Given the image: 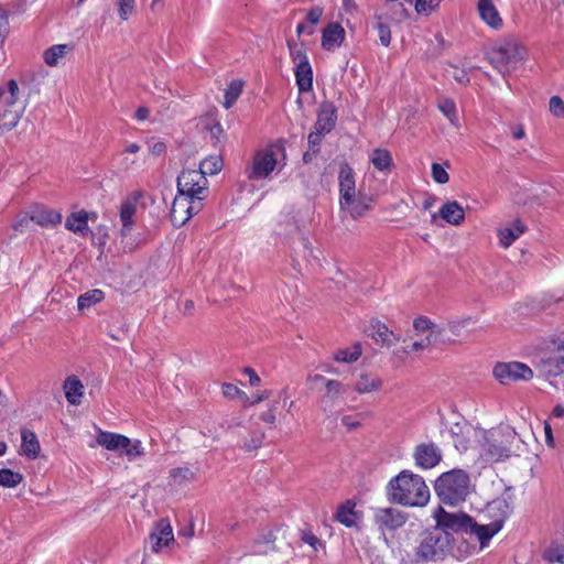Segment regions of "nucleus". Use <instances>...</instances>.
Listing matches in <instances>:
<instances>
[{
	"mask_svg": "<svg viewBox=\"0 0 564 564\" xmlns=\"http://www.w3.org/2000/svg\"><path fill=\"white\" fill-rule=\"evenodd\" d=\"M202 200L191 199L185 195H181L177 193V196L174 198L172 208H171V220L175 227L183 226L186 221H188L193 215L197 214L203 204Z\"/></svg>",
	"mask_w": 564,
	"mask_h": 564,
	"instance_id": "10",
	"label": "nucleus"
},
{
	"mask_svg": "<svg viewBox=\"0 0 564 564\" xmlns=\"http://www.w3.org/2000/svg\"><path fill=\"white\" fill-rule=\"evenodd\" d=\"M382 387V380L372 373L362 372L358 376L354 390L359 394L372 393L380 390Z\"/></svg>",
	"mask_w": 564,
	"mask_h": 564,
	"instance_id": "25",
	"label": "nucleus"
},
{
	"mask_svg": "<svg viewBox=\"0 0 564 564\" xmlns=\"http://www.w3.org/2000/svg\"><path fill=\"white\" fill-rule=\"evenodd\" d=\"M474 323H475L474 317L468 316V317L451 321L447 325V328L452 335L462 336L463 330L467 329Z\"/></svg>",
	"mask_w": 564,
	"mask_h": 564,
	"instance_id": "48",
	"label": "nucleus"
},
{
	"mask_svg": "<svg viewBox=\"0 0 564 564\" xmlns=\"http://www.w3.org/2000/svg\"><path fill=\"white\" fill-rule=\"evenodd\" d=\"M23 480L20 473H15L8 468L0 469V486L6 488H14Z\"/></svg>",
	"mask_w": 564,
	"mask_h": 564,
	"instance_id": "42",
	"label": "nucleus"
},
{
	"mask_svg": "<svg viewBox=\"0 0 564 564\" xmlns=\"http://www.w3.org/2000/svg\"><path fill=\"white\" fill-rule=\"evenodd\" d=\"M325 388L326 392L323 395L321 402L323 410L327 412V409L332 406L335 401L346 392V387L340 381L332 379L326 381Z\"/></svg>",
	"mask_w": 564,
	"mask_h": 564,
	"instance_id": "30",
	"label": "nucleus"
},
{
	"mask_svg": "<svg viewBox=\"0 0 564 564\" xmlns=\"http://www.w3.org/2000/svg\"><path fill=\"white\" fill-rule=\"evenodd\" d=\"M449 543V534L441 528H434L423 534L416 549V555L422 561H436Z\"/></svg>",
	"mask_w": 564,
	"mask_h": 564,
	"instance_id": "7",
	"label": "nucleus"
},
{
	"mask_svg": "<svg viewBox=\"0 0 564 564\" xmlns=\"http://www.w3.org/2000/svg\"><path fill=\"white\" fill-rule=\"evenodd\" d=\"M284 159L285 150L282 144H271L258 151L251 166L247 170L248 178L252 181L267 178Z\"/></svg>",
	"mask_w": 564,
	"mask_h": 564,
	"instance_id": "5",
	"label": "nucleus"
},
{
	"mask_svg": "<svg viewBox=\"0 0 564 564\" xmlns=\"http://www.w3.org/2000/svg\"><path fill=\"white\" fill-rule=\"evenodd\" d=\"M482 437L481 455L488 462H498L506 459L511 454V446L507 445L516 438V432L506 427L501 433L497 432H480Z\"/></svg>",
	"mask_w": 564,
	"mask_h": 564,
	"instance_id": "6",
	"label": "nucleus"
},
{
	"mask_svg": "<svg viewBox=\"0 0 564 564\" xmlns=\"http://www.w3.org/2000/svg\"><path fill=\"white\" fill-rule=\"evenodd\" d=\"M22 453L31 459H35L40 453V443L34 432L23 429L21 432Z\"/></svg>",
	"mask_w": 564,
	"mask_h": 564,
	"instance_id": "34",
	"label": "nucleus"
},
{
	"mask_svg": "<svg viewBox=\"0 0 564 564\" xmlns=\"http://www.w3.org/2000/svg\"><path fill=\"white\" fill-rule=\"evenodd\" d=\"M544 370L553 377L564 373V341L557 350L543 360Z\"/></svg>",
	"mask_w": 564,
	"mask_h": 564,
	"instance_id": "28",
	"label": "nucleus"
},
{
	"mask_svg": "<svg viewBox=\"0 0 564 564\" xmlns=\"http://www.w3.org/2000/svg\"><path fill=\"white\" fill-rule=\"evenodd\" d=\"M527 227L519 220H514L510 227L500 228L498 230L499 243L502 248H509L521 235Z\"/></svg>",
	"mask_w": 564,
	"mask_h": 564,
	"instance_id": "24",
	"label": "nucleus"
},
{
	"mask_svg": "<svg viewBox=\"0 0 564 564\" xmlns=\"http://www.w3.org/2000/svg\"><path fill=\"white\" fill-rule=\"evenodd\" d=\"M174 542L172 527L167 519H161L156 522L150 534L151 550L154 553L161 552L165 546Z\"/></svg>",
	"mask_w": 564,
	"mask_h": 564,
	"instance_id": "14",
	"label": "nucleus"
},
{
	"mask_svg": "<svg viewBox=\"0 0 564 564\" xmlns=\"http://www.w3.org/2000/svg\"><path fill=\"white\" fill-rule=\"evenodd\" d=\"M375 19L377 20V24L375 25V28L378 31L379 41L381 45L388 47L392 39L391 30L389 25L386 22H383V20H386L383 14H376Z\"/></svg>",
	"mask_w": 564,
	"mask_h": 564,
	"instance_id": "44",
	"label": "nucleus"
},
{
	"mask_svg": "<svg viewBox=\"0 0 564 564\" xmlns=\"http://www.w3.org/2000/svg\"><path fill=\"white\" fill-rule=\"evenodd\" d=\"M525 56V47L510 39L488 52L486 58L502 76H506L521 65Z\"/></svg>",
	"mask_w": 564,
	"mask_h": 564,
	"instance_id": "3",
	"label": "nucleus"
},
{
	"mask_svg": "<svg viewBox=\"0 0 564 564\" xmlns=\"http://www.w3.org/2000/svg\"><path fill=\"white\" fill-rule=\"evenodd\" d=\"M477 10L480 19L491 29L502 28V19L492 0H478Z\"/></svg>",
	"mask_w": 564,
	"mask_h": 564,
	"instance_id": "18",
	"label": "nucleus"
},
{
	"mask_svg": "<svg viewBox=\"0 0 564 564\" xmlns=\"http://www.w3.org/2000/svg\"><path fill=\"white\" fill-rule=\"evenodd\" d=\"M89 214L85 210H79L76 213H72L65 221L66 229L73 231L74 234H78L83 237H86L90 229L88 227Z\"/></svg>",
	"mask_w": 564,
	"mask_h": 564,
	"instance_id": "22",
	"label": "nucleus"
},
{
	"mask_svg": "<svg viewBox=\"0 0 564 564\" xmlns=\"http://www.w3.org/2000/svg\"><path fill=\"white\" fill-rule=\"evenodd\" d=\"M501 530L500 525L494 524L492 522L487 524H478L473 520L469 533L475 534L478 539L480 546L485 547L490 539Z\"/></svg>",
	"mask_w": 564,
	"mask_h": 564,
	"instance_id": "27",
	"label": "nucleus"
},
{
	"mask_svg": "<svg viewBox=\"0 0 564 564\" xmlns=\"http://www.w3.org/2000/svg\"><path fill=\"white\" fill-rule=\"evenodd\" d=\"M485 512L490 519H492L491 522L494 524L498 523V525L502 528L506 519L512 512V505L507 498L500 497L490 501L487 505Z\"/></svg>",
	"mask_w": 564,
	"mask_h": 564,
	"instance_id": "17",
	"label": "nucleus"
},
{
	"mask_svg": "<svg viewBox=\"0 0 564 564\" xmlns=\"http://www.w3.org/2000/svg\"><path fill=\"white\" fill-rule=\"evenodd\" d=\"M438 216L451 225L459 226L465 219V212L456 200H451L440 208Z\"/></svg>",
	"mask_w": 564,
	"mask_h": 564,
	"instance_id": "23",
	"label": "nucleus"
},
{
	"mask_svg": "<svg viewBox=\"0 0 564 564\" xmlns=\"http://www.w3.org/2000/svg\"><path fill=\"white\" fill-rule=\"evenodd\" d=\"M166 150V147L163 142L155 141L150 145V152L154 156L162 155Z\"/></svg>",
	"mask_w": 564,
	"mask_h": 564,
	"instance_id": "64",
	"label": "nucleus"
},
{
	"mask_svg": "<svg viewBox=\"0 0 564 564\" xmlns=\"http://www.w3.org/2000/svg\"><path fill=\"white\" fill-rule=\"evenodd\" d=\"M64 391L66 400L70 404L76 405L84 393V386L77 377L70 376L64 381Z\"/></svg>",
	"mask_w": 564,
	"mask_h": 564,
	"instance_id": "33",
	"label": "nucleus"
},
{
	"mask_svg": "<svg viewBox=\"0 0 564 564\" xmlns=\"http://www.w3.org/2000/svg\"><path fill=\"white\" fill-rule=\"evenodd\" d=\"M413 327L415 332L422 333V334H432V332H435L436 334H443L444 329L435 325L433 322H431L430 318L425 316H420L414 319Z\"/></svg>",
	"mask_w": 564,
	"mask_h": 564,
	"instance_id": "45",
	"label": "nucleus"
},
{
	"mask_svg": "<svg viewBox=\"0 0 564 564\" xmlns=\"http://www.w3.org/2000/svg\"><path fill=\"white\" fill-rule=\"evenodd\" d=\"M96 442L108 451H122V447L128 444V437L121 434L100 432Z\"/></svg>",
	"mask_w": 564,
	"mask_h": 564,
	"instance_id": "29",
	"label": "nucleus"
},
{
	"mask_svg": "<svg viewBox=\"0 0 564 564\" xmlns=\"http://www.w3.org/2000/svg\"><path fill=\"white\" fill-rule=\"evenodd\" d=\"M243 82L241 79H234L229 83L228 88L225 91L224 107L229 109L237 101L242 93Z\"/></svg>",
	"mask_w": 564,
	"mask_h": 564,
	"instance_id": "39",
	"label": "nucleus"
},
{
	"mask_svg": "<svg viewBox=\"0 0 564 564\" xmlns=\"http://www.w3.org/2000/svg\"><path fill=\"white\" fill-rule=\"evenodd\" d=\"M408 2L399 0L391 2L387 6V12L383 14L384 19L392 23H401L410 17V10Z\"/></svg>",
	"mask_w": 564,
	"mask_h": 564,
	"instance_id": "32",
	"label": "nucleus"
},
{
	"mask_svg": "<svg viewBox=\"0 0 564 564\" xmlns=\"http://www.w3.org/2000/svg\"><path fill=\"white\" fill-rule=\"evenodd\" d=\"M355 506V502H352L351 500H347L346 502L340 505L335 514L336 520L348 528L355 525L357 520Z\"/></svg>",
	"mask_w": 564,
	"mask_h": 564,
	"instance_id": "37",
	"label": "nucleus"
},
{
	"mask_svg": "<svg viewBox=\"0 0 564 564\" xmlns=\"http://www.w3.org/2000/svg\"><path fill=\"white\" fill-rule=\"evenodd\" d=\"M341 424L347 429V431H352L360 426V422L352 415L343 416Z\"/></svg>",
	"mask_w": 564,
	"mask_h": 564,
	"instance_id": "62",
	"label": "nucleus"
},
{
	"mask_svg": "<svg viewBox=\"0 0 564 564\" xmlns=\"http://www.w3.org/2000/svg\"><path fill=\"white\" fill-rule=\"evenodd\" d=\"M336 122V110L332 104L325 102L321 106L314 128L329 132Z\"/></svg>",
	"mask_w": 564,
	"mask_h": 564,
	"instance_id": "26",
	"label": "nucleus"
},
{
	"mask_svg": "<svg viewBox=\"0 0 564 564\" xmlns=\"http://www.w3.org/2000/svg\"><path fill=\"white\" fill-rule=\"evenodd\" d=\"M414 459L416 466L423 469L435 467L442 459L441 449L433 443H423L415 447Z\"/></svg>",
	"mask_w": 564,
	"mask_h": 564,
	"instance_id": "16",
	"label": "nucleus"
},
{
	"mask_svg": "<svg viewBox=\"0 0 564 564\" xmlns=\"http://www.w3.org/2000/svg\"><path fill=\"white\" fill-rule=\"evenodd\" d=\"M33 223L42 226H55L62 221V214L53 209H36L32 213Z\"/></svg>",
	"mask_w": 564,
	"mask_h": 564,
	"instance_id": "35",
	"label": "nucleus"
},
{
	"mask_svg": "<svg viewBox=\"0 0 564 564\" xmlns=\"http://www.w3.org/2000/svg\"><path fill=\"white\" fill-rule=\"evenodd\" d=\"M293 63L295 64L296 85L301 93L310 91L313 87V70L304 51L295 44L288 43Z\"/></svg>",
	"mask_w": 564,
	"mask_h": 564,
	"instance_id": "9",
	"label": "nucleus"
},
{
	"mask_svg": "<svg viewBox=\"0 0 564 564\" xmlns=\"http://www.w3.org/2000/svg\"><path fill=\"white\" fill-rule=\"evenodd\" d=\"M223 167V160L218 155L209 156L203 160L199 164V171L206 176L207 174L214 175L220 172Z\"/></svg>",
	"mask_w": 564,
	"mask_h": 564,
	"instance_id": "43",
	"label": "nucleus"
},
{
	"mask_svg": "<svg viewBox=\"0 0 564 564\" xmlns=\"http://www.w3.org/2000/svg\"><path fill=\"white\" fill-rule=\"evenodd\" d=\"M339 199H344L356 193V182L352 169L348 164H341L338 175Z\"/></svg>",
	"mask_w": 564,
	"mask_h": 564,
	"instance_id": "20",
	"label": "nucleus"
},
{
	"mask_svg": "<svg viewBox=\"0 0 564 564\" xmlns=\"http://www.w3.org/2000/svg\"><path fill=\"white\" fill-rule=\"evenodd\" d=\"M122 451L130 462H133L138 457L144 455V448L142 447L141 441H131L129 437L128 444L122 447Z\"/></svg>",
	"mask_w": 564,
	"mask_h": 564,
	"instance_id": "49",
	"label": "nucleus"
},
{
	"mask_svg": "<svg viewBox=\"0 0 564 564\" xmlns=\"http://www.w3.org/2000/svg\"><path fill=\"white\" fill-rule=\"evenodd\" d=\"M19 86L14 79L8 82L7 94L0 87V135L13 129L20 121L25 106L18 101Z\"/></svg>",
	"mask_w": 564,
	"mask_h": 564,
	"instance_id": "4",
	"label": "nucleus"
},
{
	"mask_svg": "<svg viewBox=\"0 0 564 564\" xmlns=\"http://www.w3.org/2000/svg\"><path fill=\"white\" fill-rule=\"evenodd\" d=\"M432 176H433V180L438 184H446L449 180L448 173L438 163L432 164Z\"/></svg>",
	"mask_w": 564,
	"mask_h": 564,
	"instance_id": "57",
	"label": "nucleus"
},
{
	"mask_svg": "<svg viewBox=\"0 0 564 564\" xmlns=\"http://www.w3.org/2000/svg\"><path fill=\"white\" fill-rule=\"evenodd\" d=\"M208 181L199 170H183L177 177V193L192 200H203L208 195Z\"/></svg>",
	"mask_w": 564,
	"mask_h": 564,
	"instance_id": "8",
	"label": "nucleus"
},
{
	"mask_svg": "<svg viewBox=\"0 0 564 564\" xmlns=\"http://www.w3.org/2000/svg\"><path fill=\"white\" fill-rule=\"evenodd\" d=\"M406 520V513L392 507L377 508L373 511V522L381 533L398 530L405 524Z\"/></svg>",
	"mask_w": 564,
	"mask_h": 564,
	"instance_id": "12",
	"label": "nucleus"
},
{
	"mask_svg": "<svg viewBox=\"0 0 564 564\" xmlns=\"http://www.w3.org/2000/svg\"><path fill=\"white\" fill-rule=\"evenodd\" d=\"M323 12L324 10L322 7L316 6L311 8L306 14V21L312 25H316L319 22Z\"/></svg>",
	"mask_w": 564,
	"mask_h": 564,
	"instance_id": "61",
	"label": "nucleus"
},
{
	"mask_svg": "<svg viewBox=\"0 0 564 564\" xmlns=\"http://www.w3.org/2000/svg\"><path fill=\"white\" fill-rule=\"evenodd\" d=\"M441 336L442 334H436L435 332H432V334H426L424 338L412 344L411 350L425 349L432 345H436L438 344Z\"/></svg>",
	"mask_w": 564,
	"mask_h": 564,
	"instance_id": "52",
	"label": "nucleus"
},
{
	"mask_svg": "<svg viewBox=\"0 0 564 564\" xmlns=\"http://www.w3.org/2000/svg\"><path fill=\"white\" fill-rule=\"evenodd\" d=\"M437 524L435 528L452 530L455 532H468L473 522V518L465 513H448L441 510L437 516Z\"/></svg>",
	"mask_w": 564,
	"mask_h": 564,
	"instance_id": "13",
	"label": "nucleus"
},
{
	"mask_svg": "<svg viewBox=\"0 0 564 564\" xmlns=\"http://www.w3.org/2000/svg\"><path fill=\"white\" fill-rule=\"evenodd\" d=\"M263 438H264V432H257L251 436L250 441H247L245 443L243 448L246 451L257 449L261 446Z\"/></svg>",
	"mask_w": 564,
	"mask_h": 564,
	"instance_id": "59",
	"label": "nucleus"
},
{
	"mask_svg": "<svg viewBox=\"0 0 564 564\" xmlns=\"http://www.w3.org/2000/svg\"><path fill=\"white\" fill-rule=\"evenodd\" d=\"M544 558L550 563H564V547L551 546L544 552Z\"/></svg>",
	"mask_w": 564,
	"mask_h": 564,
	"instance_id": "53",
	"label": "nucleus"
},
{
	"mask_svg": "<svg viewBox=\"0 0 564 564\" xmlns=\"http://www.w3.org/2000/svg\"><path fill=\"white\" fill-rule=\"evenodd\" d=\"M68 46L64 44H58L50 47L44 52V61L50 66L57 65L58 61L65 56L67 53Z\"/></svg>",
	"mask_w": 564,
	"mask_h": 564,
	"instance_id": "41",
	"label": "nucleus"
},
{
	"mask_svg": "<svg viewBox=\"0 0 564 564\" xmlns=\"http://www.w3.org/2000/svg\"><path fill=\"white\" fill-rule=\"evenodd\" d=\"M344 37L345 30L343 26L338 23H330L323 31L322 46L328 51L334 50L343 43Z\"/></svg>",
	"mask_w": 564,
	"mask_h": 564,
	"instance_id": "21",
	"label": "nucleus"
},
{
	"mask_svg": "<svg viewBox=\"0 0 564 564\" xmlns=\"http://www.w3.org/2000/svg\"><path fill=\"white\" fill-rule=\"evenodd\" d=\"M438 108L443 115L448 118L452 124H457L458 117L456 112V105L452 99H444L440 102Z\"/></svg>",
	"mask_w": 564,
	"mask_h": 564,
	"instance_id": "51",
	"label": "nucleus"
},
{
	"mask_svg": "<svg viewBox=\"0 0 564 564\" xmlns=\"http://www.w3.org/2000/svg\"><path fill=\"white\" fill-rule=\"evenodd\" d=\"M435 491L442 502L455 506L469 494V477L462 469L444 473L435 482Z\"/></svg>",
	"mask_w": 564,
	"mask_h": 564,
	"instance_id": "2",
	"label": "nucleus"
},
{
	"mask_svg": "<svg viewBox=\"0 0 564 564\" xmlns=\"http://www.w3.org/2000/svg\"><path fill=\"white\" fill-rule=\"evenodd\" d=\"M441 2L442 0H415L414 8L417 14L430 15Z\"/></svg>",
	"mask_w": 564,
	"mask_h": 564,
	"instance_id": "50",
	"label": "nucleus"
},
{
	"mask_svg": "<svg viewBox=\"0 0 564 564\" xmlns=\"http://www.w3.org/2000/svg\"><path fill=\"white\" fill-rule=\"evenodd\" d=\"M137 212V205L135 202H132L130 199L124 200L121 204L120 207V220L122 223L121 227V236L126 237L130 234L132 230V227L134 225V215Z\"/></svg>",
	"mask_w": 564,
	"mask_h": 564,
	"instance_id": "31",
	"label": "nucleus"
},
{
	"mask_svg": "<svg viewBox=\"0 0 564 564\" xmlns=\"http://www.w3.org/2000/svg\"><path fill=\"white\" fill-rule=\"evenodd\" d=\"M370 161L377 170L383 171L392 164V158L388 150L376 149L370 154Z\"/></svg>",
	"mask_w": 564,
	"mask_h": 564,
	"instance_id": "40",
	"label": "nucleus"
},
{
	"mask_svg": "<svg viewBox=\"0 0 564 564\" xmlns=\"http://www.w3.org/2000/svg\"><path fill=\"white\" fill-rule=\"evenodd\" d=\"M388 497L399 505L422 507L430 500V490L421 476L403 470L390 480Z\"/></svg>",
	"mask_w": 564,
	"mask_h": 564,
	"instance_id": "1",
	"label": "nucleus"
},
{
	"mask_svg": "<svg viewBox=\"0 0 564 564\" xmlns=\"http://www.w3.org/2000/svg\"><path fill=\"white\" fill-rule=\"evenodd\" d=\"M549 109L554 117L564 119V101L561 97H551L549 101Z\"/></svg>",
	"mask_w": 564,
	"mask_h": 564,
	"instance_id": "55",
	"label": "nucleus"
},
{
	"mask_svg": "<svg viewBox=\"0 0 564 564\" xmlns=\"http://www.w3.org/2000/svg\"><path fill=\"white\" fill-rule=\"evenodd\" d=\"M278 540V535L273 532H269L268 535L263 536V540H259L256 542V554H268L272 551H281L283 545H276L275 542Z\"/></svg>",
	"mask_w": 564,
	"mask_h": 564,
	"instance_id": "38",
	"label": "nucleus"
},
{
	"mask_svg": "<svg viewBox=\"0 0 564 564\" xmlns=\"http://www.w3.org/2000/svg\"><path fill=\"white\" fill-rule=\"evenodd\" d=\"M30 223H33L32 214L31 215H29V214L21 215L18 218V220L13 224V229L15 231L23 232L24 230H26L29 228Z\"/></svg>",
	"mask_w": 564,
	"mask_h": 564,
	"instance_id": "60",
	"label": "nucleus"
},
{
	"mask_svg": "<svg viewBox=\"0 0 564 564\" xmlns=\"http://www.w3.org/2000/svg\"><path fill=\"white\" fill-rule=\"evenodd\" d=\"M453 78L460 83V84H467L469 82V77L467 76V73L465 72V69H458L457 67L453 66Z\"/></svg>",
	"mask_w": 564,
	"mask_h": 564,
	"instance_id": "63",
	"label": "nucleus"
},
{
	"mask_svg": "<svg viewBox=\"0 0 564 564\" xmlns=\"http://www.w3.org/2000/svg\"><path fill=\"white\" fill-rule=\"evenodd\" d=\"M221 389H223V394L226 398H229V399L240 398L245 402H248L247 394L242 390H240L238 387H236L235 384L224 383Z\"/></svg>",
	"mask_w": 564,
	"mask_h": 564,
	"instance_id": "54",
	"label": "nucleus"
},
{
	"mask_svg": "<svg viewBox=\"0 0 564 564\" xmlns=\"http://www.w3.org/2000/svg\"><path fill=\"white\" fill-rule=\"evenodd\" d=\"M104 299L102 291L95 289L90 290L78 297V308L84 310L90 307L93 304L100 302Z\"/></svg>",
	"mask_w": 564,
	"mask_h": 564,
	"instance_id": "46",
	"label": "nucleus"
},
{
	"mask_svg": "<svg viewBox=\"0 0 564 564\" xmlns=\"http://www.w3.org/2000/svg\"><path fill=\"white\" fill-rule=\"evenodd\" d=\"M119 17L127 20L134 11L135 0H118Z\"/></svg>",
	"mask_w": 564,
	"mask_h": 564,
	"instance_id": "56",
	"label": "nucleus"
},
{
	"mask_svg": "<svg viewBox=\"0 0 564 564\" xmlns=\"http://www.w3.org/2000/svg\"><path fill=\"white\" fill-rule=\"evenodd\" d=\"M326 132L319 131V130L314 128V131H312L308 134L307 141H308L310 149L313 151V153H317L318 152V145L321 144L322 138H323V135Z\"/></svg>",
	"mask_w": 564,
	"mask_h": 564,
	"instance_id": "58",
	"label": "nucleus"
},
{
	"mask_svg": "<svg viewBox=\"0 0 564 564\" xmlns=\"http://www.w3.org/2000/svg\"><path fill=\"white\" fill-rule=\"evenodd\" d=\"M494 375L502 384L518 380L529 381L533 378L532 369L518 361L497 364L494 368Z\"/></svg>",
	"mask_w": 564,
	"mask_h": 564,
	"instance_id": "11",
	"label": "nucleus"
},
{
	"mask_svg": "<svg viewBox=\"0 0 564 564\" xmlns=\"http://www.w3.org/2000/svg\"><path fill=\"white\" fill-rule=\"evenodd\" d=\"M170 485L183 487L196 479V473L188 467H176L170 470Z\"/></svg>",
	"mask_w": 564,
	"mask_h": 564,
	"instance_id": "36",
	"label": "nucleus"
},
{
	"mask_svg": "<svg viewBox=\"0 0 564 564\" xmlns=\"http://www.w3.org/2000/svg\"><path fill=\"white\" fill-rule=\"evenodd\" d=\"M369 336L381 346H391L398 340V337L387 325L379 321H372L369 326Z\"/></svg>",
	"mask_w": 564,
	"mask_h": 564,
	"instance_id": "19",
	"label": "nucleus"
},
{
	"mask_svg": "<svg viewBox=\"0 0 564 564\" xmlns=\"http://www.w3.org/2000/svg\"><path fill=\"white\" fill-rule=\"evenodd\" d=\"M361 355L359 345H355L351 349H340L334 355V360L338 362H354Z\"/></svg>",
	"mask_w": 564,
	"mask_h": 564,
	"instance_id": "47",
	"label": "nucleus"
},
{
	"mask_svg": "<svg viewBox=\"0 0 564 564\" xmlns=\"http://www.w3.org/2000/svg\"><path fill=\"white\" fill-rule=\"evenodd\" d=\"M371 197H369L366 194L354 193L349 198L347 199H339L340 209L347 214H349L354 219H357L361 216H364L371 206Z\"/></svg>",
	"mask_w": 564,
	"mask_h": 564,
	"instance_id": "15",
	"label": "nucleus"
}]
</instances>
